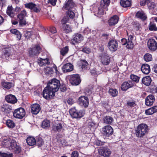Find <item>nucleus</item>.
Returning <instances> with one entry per match:
<instances>
[{
    "instance_id": "1",
    "label": "nucleus",
    "mask_w": 157,
    "mask_h": 157,
    "mask_svg": "<svg viewBox=\"0 0 157 157\" xmlns=\"http://www.w3.org/2000/svg\"><path fill=\"white\" fill-rule=\"evenodd\" d=\"M60 85L59 81L57 79L50 80L43 91V97L46 99L52 98L55 96V92L59 90Z\"/></svg>"
},
{
    "instance_id": "2",
    "label": "nucleus",
    "mask_w": 157,
    "mask_h": 157,
    "mask_svg": "<svg viewBox=\"0 0 157 157\" xmlns=\"http://www.w3.org/2000/svg\"><path fill=\"white\" fill-rule=\"evenodd\" d=\"M75 6V4L72 0L66 1L63 8L67 10L68 11L66 12L65 16L62 19H64V20H68L69 21L71 22L74 18L76 13Z\"/></svg>"
},
{
    "instance_id": "3",
    "label": "nucleus",
    "mask_w": 157,
    "mask_h": 157,
    "mask_svg": "<svg viewBox=\"0 0 157 157\" xmlns=\"http://www.w3.org/2000/svg\"><path fill=\"white\" fill-rule=\"evenodd\" d=\"M148 127L144 124H141L138 125L136 130V135L137 137H142L148 132Z\"/></svg>"
},
{
    "instance_id": "4",
    "label": "nucleus",
    "mask_w": 157,
    "mask_h": 157,
    "mask_svg": "<svg viewBox=\"0 0 157 157\" xmlns=\"http://www.w3.org/2000/svg\"><path fill=\"white\" fill-rule=\"evenodd\" d=\"M71 117L75 118H81L84 115L85 111L84 110H78L75 107L71 108L69 110Z\"/></svg>"
},
{
    "instance_id": "5",
    "label": "nucleus",
    "mask_w": 157,
    "mask_h": 157,
    "mask_svg": "<svg viewBox=\"0 0 157 157\" xmlns=\"http://www.w3.org/2000/svg\"><path fill=\"white\" fill-rule=\"evenodd\" d=\"M25 110L21 107L15 109L13 112V116L16 118L22 119L25 117Z\"/></svg>"
},
{
    "instance_id": "6",
    "label": "nucleus",
    "mask_w": 157,
    "mask_h": 157,
    "mask_svg": "<svg viewBox=\"0 0 157 157\" xmlns=\"http://www.w3.org/2000/svg\"><path fill=\"white\" fill-rule=\"evenodd\" d=\"M133 38V36L130 35L128 36V40L125 38L122 39L121 40V43L124 45L127 44L126 47L128 48L132 49L134 46V44L132 41Z\"/></svg>"
},
{
    "instance_id": "7",
    "label": "nucleus",
    "mask_w": 157,
    "mask_h": 157,
    "mask_svg": "<svg viewBox=\"0 0 157 157\" xmlns=\"http://www.w3.org/2000/svg\"><path fill=\"white\" fill-rule=\"evenodd\" d=\"M107 46L109 50L112 52L117 51L118 47V42L115 39H112L109 41Z\"/></svg>"
},
{
    "instance_id": "8",
    "label": "nucleus",
    "mask_w": 157,
    "mask_h": 157,
    "mask_svg": "<svg viewBox=\"0 0 157 157\" xmlns=\"http://www.w3.org/2000/svg\"><path fill=\"white\" fill-rule=\"evenodd\" d=\"M16 154H18L21 152V148L19 145H17L14 140H12L10 142V151Z\"/></svg>"
},
{
    "instance_id": "9",
    "label": "nucleus",
    "mask_w": 157,
    "mask_h": 157,
    "mask_svg": "<svg viewBox=\"0 0 157 157\" xmlns=\"http://www.w3.org/2000/svg\"><path fill=\"white\" fill-rule=\"evenodd\" d=\"M83 39V36L79 33H75L73 36L71 40V43L74 45L80 43Z\"/></svg>"
},
{
    "instance_id": "10",
    "label": "nucleus",
    "mask_w": 157,
    "mask_h": 157,
    "mask_svg": "<svg viewBox=\"0 0 157 157\" xmlns=\"http://www.w3.org/2000/svg\"><path fill=\"white\" fill-rule=\"evenodd\" d=\"M102 134L105 137H109L113 133V129L110 125H106L102 128Z\"/></svg>"
},
{
    "instance_id": "11",
    "label": "nucleus",
    "mask_w": 157,
    "mask_h": 157,
    "mask_svg": "<svg viewBox=\"0 0 157 157\" xmlns=\"http://www.w3.org/2000/svg\"><path fill=\"white\" fill-rule=\"evenodd\" d=\"M67 22L71 23V22L69 21L68 20H64V19H62L61 21L62 29L65 33H68L71 31V27L69 25L66 24Z\"/></svg>"
},
{
    "instance_id": "12",
    "label": "nucleus",
    "mask_w": 157,
    "mask_h": 157,
    "mask_svg": "<svg viewBox=\"0 0 157 157\" xmlns=\"http://www.w3.org/2000/svg\"><path fill=\"white\" fill-rule=\"evenodd\" d=\"M70 81L72 85H78L80 83L81 80L79 75H73L71 76Z\"/></svg>"
},
{
    "instance_id": "13",
    "label": "nucleus",
    "mask_w": 157,
    "mask_h": 157,
    "mask_svg": "<svg viewBox=\"0 0 157 157\" xmlns=\"http://www.w3.org/2000/svg\"><path fill=\"white\" fill-rule=\"evenodd\" d=\"M41 51V48L39 44H36L33 48H31L29 51L30 56H34L38 55Z\"/></svg>"
},
{
    "instance_id": "14",
    "label": "nucleus",
    "mask_w": 157,
    "mask_h": 157,
    "mask_svg": "<svg viewBox=\"0 0 157 157\" xmlns=\"http://www.w3.org/2000/svg\"><path fill=\"white\" fill-rule=\"evenodd\" d=\"M147 45L150 50L155 51L157 49V43L154 39H149L147 42Z\"/></svg>"
},
{
    "instance_id": "15",
    "label": "nucleus",
    "mask_w": 157,
    "mask_h": 157,
    "mask_svg": "<svg viewBox=\"0 0 157 157\" xmlns=\"http://www.w3.org/2000/svg\"><path fill=\"white\" fill-rule=\"evenodd\" d=\"M135 85V82L133 81H128L124 82L121 86V89L123 91H125L128 89L133 86Z\"/></svg>"
},
{
    "instance_id": "16",
    "label": "nucleus",
    "mask_w": 157,
    "mask_h": 157,
    "mask_svg": "<svg viewBox=\"0 0 157 157\" xmlns=\"http://www.w3.org/2000/svg\"><path fill=\"white\" fill-rule=\"evenodd\" d=\"M101 155L105 157H109L111 154V151L110 149L106 147H102L99 150Z\"/></svg>"
},
{
    "instance_id": "17",
    "label": "nucleus",
    "mask_w": 157,
    "mask_h": 157,
    "mask_svg": "<svg viewBox=\"0 0 157 157\" xmlns=\"http://www.w3.org/2000/svg\"><path fill=\"white\" fill-rule=\"evenodd\" d=\"M79 103L81 106L85 108L88 106L89 102L88 98L84 96H81L78 99Z\"/></svg>"
},
{
    "instance_id": "18",
    "label": "nucleus",
    "mask_w": 157,
    "mask_h": 157,
    "mask_svg": "<svg viewBox=\"0 0 157 157\" xmlns=\"http://www.w3.org/2000/svg\"><path fill=\"white\" fill-rule=\"evenodd\" d=\"M155 101V98L154 95L150 94L147 96L145 100V104L147 106L152 105Z\"/></svg>"
},
{
    "instance_id": "19",
    "label": "nucleus",
    "mask_w": 157,
    "mask_h": 157,
    "mask_svg": "<svg viewBox=\"0 0 157 157\" xmlns=\"http://www.w3.org/2000/svg\"><path fill=\"white\" fill-rule=\"evenodd\" d=\"M26 15V11L25 10H23L21 13H19L18 15V18L19 19V21L21 25H25L26 24V21L25 18V17Z\"/></svg>"
},
{
    "instance_id": "20",
    "label": "nucleus",
    "mask_w": 157,
    "mask_h": 157,
    "mask_svg": "<svg viewBox=\"0 0 157 157\" xmlns=\"http://www.w3.org/2000/svg\"><path fill=\"white\" fill-rule=\"evenodd\" d=\"M31 112L33 114L36 115L40 110V105L37 104H33L31 105Z\"/></svg>"
},
{
    "instance_id": "21",
    "label": "nucleus",
    "mask_w": 157,
    "mask_h": 157,
    "mask_svg": "<svg viewBox=\"0 0 157 157\" xmlns=\"http://www.w3.org/2000/svg\"><path fill=\"white\" fill-rule=\"evenodd\" d=\"M119 18L116 15H114L109 20L108 22L110 26H113L117 24L118 22Z\"/></svg>"
},
{
    "instance_id": "22",
    "label": "nucleus",
    "mask_w": 157,
    "mask_h": 157,
    "mask_svg": "<svg viewBox=\"0 0 157 157\" xmlns=\"http://www.w3.org/2000/svg\"><path fill=\"white\" fill-rule=\"evenodd\" d=\"M62 69L64 73L70 72L73 70V66L70 63H67L63 66Z\"/></svg>"
},
{
    "instance_id": "23",
    "label": "nucleus",
    "mask_w": 157,
    "mask_h": 157,
    "mask_svg": "<svg viewBox=\"0 0 157 157\" xmlns=\"http://www.w3.org/2000/svg\"><path fill=\"white\" fill-rule=\"evenodd\" d=\"M101 61L104 65H108L110 61V58L107 55H102L101 56Z\"/></svg>"
},
{
    "instance_id": "24",
    "label": "nucleus",
    "mask_w": 157,
    "mask_h": 157,
    "mask_svg": "<svg viewBox=\"0 0 157 157\" xmlns=\"http://www.w3.org/2000/svg\"><path fill=\"white\" fill-rule=\"evenodd\" d=\"M38 63L40 66H44L49 64L50 62L48 58L42 59L40 58L38 59Z\"/></svg>"
},
{
    "instance_id": "25",
    "label": "nucleus",
    "mask_w": 157,
    "mask_h": 157,
    "mask_svg": "<svg viewBox=\"0 0 157 157\" xmlns=\"http://www.w3.org/2000/svg\"><path fill=\"white\" fill-rule=\"evenodd\" d=\"M2 139V144L3 146L6 148L9 147L10 143V136H8L3 137Z\"/></svg>"
},
{
    "instance_id": "26",
    "label": "nucleus",
    "mask_w": 157,
    "mask_h": 157,
    "mask_svg": "<svg viewBox=\"0 0 157 157\" xmlns=\"http://www.w3.org/2000/svg\"><path fill=\"white\" fill-rule=\"evenodd\" d=\"M141 70L143 73L147 75L150 72V66L147 64H144L142 66Z\"/></svg>"
},
{
    "instance_id": "27",
    "label": "nucleus",
    "mask_w": 157,
    "mask_h": 157,
    "mask_svg": "<svg viewBox=\"0 0 157 157\" xmlns=\"http://www.w3.org/2000/svg\"><path fill=\"white\" fill-rule=\"evenodd\" d=\"M131 0H121L120 4L122 7L126 8L131 6Z\"/></svg>"
},
{
    "instance_id": "28",
    "label": "nucleus",
    "mask_w": 157,
    "mask_h": 157,
    "mask_svg": "<svg viewBox=\"0 0 157 157\" xmlns=\"http://www.w3.org/2000/svg\"><path fill=\"white\" fill-rule=\"evenodd\" d=\"M80 62L81 67L83 71L89 69V65L86 61L85 60H81Z\"/></svg>"
},
{
    "instance_id": "29",
    "label": "nucleus",
    "mask_w": 157,
    "mask_h": 157,
    "mask_svg": "<svg viewBox=\"0 0 157 157\" xmlns=\"http://www.w3.org/2000/svg\"><path fill=\"white\" fill-rule=\"evenodd\" d=\"M136 16L143 21L145 20L147 18L144 12L142 11L137 12L136 13Z\"/></svg>"
},
{
    "instance_id": "30",
    "label": "nucleus",
    "mask_w": 157,
    "mask_h": 157,
    "mask_svg": "<svg viewBox=\"0 0 157 157\" xmlns=\"http://www.w3.org/2000/svg\"><path fill=\"white\" fill-rule=\"evenodd\" d=\"M113 119L110 116H106L103 119V122L106 124H110L113 121Z\"/></svg>"
},
{
    "instance_id": "31",
    "label": "nucleus",
    "mask_w": 157,
    "mask_h": 157,
    "mask_svg": "<svg viewBox=\"0 0 157 157\" xmlns=\"http://www.w3.org/2000/svg\"><path fill=\"white\" fill-rule=\"evenodd\" d=\"M26 142L29 145L33 146L36 143V141L35 139L32 137H29L26 139Z\"/></svg>"
},
{
    "instance_id": "32",
    "label": "nucleus",
    "mask_w": 157,
    "mask_h": 157,
    "mask_svg": "<svg viewBox=\"0 0 157 157\" xmlns=\"http://www.w3.org/2000/svg\"><path fill=\"white\" fill-rule=\"evenodd\" d=\"M110 3V0H102L101 2L100 7L107 10V7L109 6Z\"/></svg>"
},
{
    "instance_id": "33",
    "label": "nucleus",
    "mask_w": 157,
    "mask_h": 157,
    "mask_svg": "<svg viewBox=\"0 0 157 157\" xmlns=\"http://www.w3.org/2000/svg\"><path fill=\"white\" fill-rule=\"evenodd\" d=\"M10 32L16 36V37L17 40H19L21 39V34L17 29H11L10 30Z\"/></svg>"
},
{
    "instance_id": "34",
    "label": "nucleus",
    "mask_w": 157,
    "mask_h": 157,
    "mask_svg": "<svg viewBox=\"0 0 157 157\" xmlns=\"http://www.w3.org/2000/svg\"><path fill=\"white\" fill-rule=\"evenodd\" d=\"M10 49L8 48H6L4 49L2 51V56L4 57L6 59H9L10 54L9 53Z\"/></svg>"
},
{
    "instance_id": "35",
    "label": "nucleus",
    "mask_w": 157,
    "mask_h": 157,
    "mask_svg": "<svg viewBox=\"0 0 157 157\" xmlns=\"http://www.w3.org/2000/svg\"><path fill=\"white\" fill-rule=\"evenodd\" d=\"M151 82V78L149 76H147L142 79L143 83L146 86H149Z\"/></svg>"
},
{
    "instance_id": "36",
    "label": "nucleus",
    "mask_w": 157,
    "mask_h": 157,
    "mask_svg": "<svg viewBox=\"0 0 157 157\" xmlns=\"http://www.w3.org/2000/svg\"><path fill=\"white\" fill-rule=\"evenodd\" d=\"M50 122L48 120H44L41 124V127L45 129L48 128L50 126Z\"/></svg>"
},
{
    "instance_id": "37",
    "label": "nucleus",
    "mask_w": 157,
    "mask_h": 157,
    "mask_svg": "<svg viewBox=\"0 0 157 157\" xmlns=\"http://www.w3.org/2000/svg\"><path fill=\"white\" fill-rule=\"evenodd\" d=\"M63 127L62 124L60 123H56L52 126V130L55 131H58L61 130Z\"/></svg>"
},
{
    "instance_id": "38",
    "label": "nucleus",
    "mask_w": 157,
    "mask_h": 157,
    "mask_svg": "<svg viewBox=\"0 0 157 157\" xmlns=\"http://www.w3.org/2000/svg\"><path fill=\"white\" fill-rule=\"evenodd\" d=\"M68 50V47L67 46L61 48L60 51V55H62V56H65L67 53Z\"/></svg>"
},
{
    "instance_id": "39",
    "label": "nucleus",
    "mask_w": 157,
    "mask_h": 157,
    "mask_svg": "<svg viewBox=\"0 0 157 157\" xmlns=\"http://www.w3.org/2000/svg\"><path fill=\"white\" fill-rule=\"evenodd\" d=\"M109 92L113 97L116 96L118 94V91L116 89H110L109 90Z\"/></svg>"
},
{
    "instance_id": "40",
    "label": "nucleus",
    "mask_w": 157,
    "mask_h": 157,
    "mask_svg": "<svg viewBox=\"0 0 157 157\" xmlns=\"http://www.w3.org/2000/svg\"><path fill=\"white\" fill-rule=\"evenodd\" d=\"M144 59L146 62L151 61L152 59L151 55L149 53H147L144 55Z\"/></svg>"
},
{
    "instance_id": "41",
    "label": "nucleus",
    "mask_w": 157,
    "mask_h": 157,
    "mask_svg": "<svg viewBox=\"0 0 157 157\" xmlns=\"http://www.w3.org/2000/svg\"><path fill=\"white\" fill-rule=\"evenodd\" d=\"M140 24L137 22H135L133 24V30L134 31H137L140 30Z\"/></svg>"
},
{
    "instance_id": "42",
    "label": "nucleus",
    "mask_w": 157,
    "mask_h": 157,
    "mask_svg": "<svg viewBox=\"0 0 157 157\" xmlns=\"http://www.w3.org/2000/svg\"><path fill=\"white\" fill-rule=\"evenodd\" d=\"M1 85L6 90H9L10 89V82H7L5 81H3L1 82Z\"/></svg>"
},
{
    "instance_id": "43",
    "label": "nucleus",
    "mask_w": 157,
    "mask_h": 157,
    "mask_svg": "<svg viewBox=\"0 0 157 157\" xmlns=\"http://www.w3.org/2000/svg\"><path fill=\"white\" fill-rule=\"evenodd\" d=\"M130 78L132 80L131 81H133V82H139L140 78L136 75H130Z\"/></svg>"
},
{
    "instance_id": "44",
    "label": "nucleus",
    "mask_w": 157,
    "mask_h": 157,
    "mask_svg": "<svg viewBox=\"0 0 157 157\" xmlns=\"http://www.w3.org/2000/svg\"><path fill=\"white\" fill-rule=\"evenodd\" d=\"M2 111L6 113H10V108L9 105H5L2 108Z\"/></svg>"
},
{
    "instance_id": "45",
    "label": "nucleus",
    "mask_w": 157,
    "mask_h": 157,
    "mask_svg": "<svg viewBox=\"0 0 157 157\" xmlns=\"http://www.w3.org/2000/svg\"><path fill=\"white\" fill-rule=\"evenodd\" d=\"M21 10V8L18 7H16L15 10H14L12 6H10V16L11 14H15V12L18 13ZM11 16H10V17Z\"/></svg>"
},
{
    "instance_id": "46",
    "label": "nucleus",
    "mask_w": 157,
    "mask_h": 157,
    "mask_svg": "<svg viewBox=\"0 0 157 157\" xmlns=\"http://www.w3.org/2000/svg\"><path fill=\"white\" fill-rule=\"evenodd\" d=\"M149 28L151 31H156L157 29L155 24L151 22L149 25Z\"/></svg>"
},
{
    "instance_id": "47",
    "label": "nucleus",
    "mask_w": 157,
    "mask_h": 157,
    "mask_svg": "<svg viewBox=\"0 0 157 157\" xmlns=\"http://www.w3.org/2000/svg\"><path fill=\"white\" fill-rule=\"evenodd\" d=\"M44 143V141L40 137L37 138L36 141V143L39 147H40L42 146L43 144Z\"/></svg>"
},
{
    "instance_id": "48",
    "label": "nucleus",
    "mask_w": 157,
    "mask_h": 157,
    "mask_svg": "<svg viewBox=\"0 0 157 157\" xmlns=\"http://www.w3.org/2000/svg\"><path fill=\"white\" fill-rule=\"evenodd\" d=\"M64 102L66 103H67L68 105H71L74 103V101L73 98H69L66 99Z\"/></svg>"
},
{
    "instance_id": "49",
    "label": "nucleus",
    "mask_w": 157,
    "mask_h": 157,
    "mask_svg": "<svg viewBox=\"0 0 157 157\" xmlns=\"http://www.w3.org/2000/svg\"><path fill=\"white\" fill-rule=\"evenodd\" d=\"M147 4L149 9H153L155 6V3L153 2H147Z\"/></svg>"
},
{
    "instance_id": "50",
    "label": "nucleus",
    "mask_w": 157,
    "mask_h": 157,
    "mask_svg": "<svg viewBox=\"0 0 157 157\" xmlns=\"http://www.w3.org/2000/svg\"><path fill=\"white\" fill-rule=\"evenodd\" d=\"M17 100L15 96L10 94V103L14 104L17 102Z\"/></svg>"
},
{
    "instance_id": "51",
    "label": "nucleus",
    "mask_w": 157,
    "mask_h": 157,
    "mask_svg": "<svg viewBox=\"0 0 157 157\" xmlns=\"http://www.w3.org/2000/svg\"><path fill=\"white\" fill-rule=\"evenodd\" d=\"M25 6L26 8L32 10L34 6H35V4L33 3L30 2L25 4Z\"/></svg>"
},
{
    "instance_id": "52",
    "label": "nucleus",
    "mask_w": 157,
    "mask_h": 157,
    "mask_svg": "<svg viewBox=\"0 0 157 157\" xmlns=\"http://www.w3.org/2000/svg\"><path fill=\"white\" fill-rule=\"evenodd\" d=\"M32 10L35 12H38L40 11V9L39 6L35 4V6H34Z\"/></svg>"
},
{
    "instance_id": "53",
    "label": "nucleus",
    "mask_w": 157,
    "mask_h": 157,
    "mask_svg": "<svg viewBox=\"0 0 157 157\" xmlns=\"http://www.w3.org/2000/svg\"><path fill=\"white\" fill-rule=\"evenodd\" d=\"M102 88L101 87L98 86L96 87V89L95 92H97V94H99L100 95H101L102 93Z\"/></svg>"
},
{
    "instance_id": "54",
    "label": "nucleus",
    "mask_w": 157,
    "mask_h": 157,
    "mask_svg": "<svg viewBox=\"0 0 157 157\" xmlns=\"http://www.w3.org/2000/svg\"><path fill=\"white\" fill-rule=\"evenodd\" d=\"M32 34V31H27L25 34V36L26 38L28 39L31 37Z\"/></svg>"
},
{
    "instance_id": "55",
    "label": "nucleus",
    "mask_w": 157,
    "mask_h": 157,
    "mask_svg": "<svg viewBox=\"0 0 157 157\" xmlns=\"http://www.w3.org/2000/svg\"><path fill=\"white\" fill-rule=\"evenodd\" d=\"M82 51L83 52L87 53L89 54L91 52V50L90 49L87 48H82Z\"/></svg>"
},
{
    "instance_id": "56",
    "label": "nucleus",
    "mask_w": 157,
    "mask_h": 157,
    "mask_svg": "<svg viewBox=\"0 0 157 157\" xmlns=\"http://www.w3.org/2000/svg\"><path fill=\"white\" fill-rule=\"evenodd\" d=\"M0 157H10V154H8L4 152H0Z\"/></svg>"
},
{
    "instance_id": "57",
    "label": "nucleus",
    "mask_w": 157,
    "mask_h": 157,
    "mask_svg": "<svg viewBox=\"0 0 157 157\" xmlns=\"http://www.w3.org/2000/svg\"><path fill=\"white\" fill-rule=\"evenodd\" d=\"M78 153L77 151H73L71 154V157H78Z\"/></svg>"
},
{
    "instance_id": "58",
    "label": "nucleus",
    "mask_w": 157,
    "mask_h": 157,
    "mask_svg": "<svg viewBox=\"0 0 157 157\" xmlns=\"http://www.w3.org/2000/svg\"><path fill=\"white\" fill-rule=\"evenodd\" d=\"M49 31L52 33H55L56 32V30L55 27H52L49 29Z\"/></svg>"
},
{
    "instance_id": "59",
    "label": "nucleus",
    "mask_w": 157,
    "mask_h": 157,
    "mask_svg": "<svg viewBox=\"0 0 157 157\" xmlns=\"http://www.w3.org/2000/svg\"><path fill=\"white\" fill-rule=\"evenodd\" d=\"M145 113L147 115H150L153 114L151 111V108L146 110L145 111Z\"/></svg>"
},
{
    "instance_id": "60",
    "label": "nucleus",
    "mask_w": 157,
    "mask_h": 157,
    "mask_svg": "<svg viewBox=\"0 0 157 157\" xmlns=\"http://www.w3.org/2000/svg\"><path fill=\"white\" fill-rule=\"evenodd\" d=\"M104 143L100 140H97L96 142V144L98 146H101L104 144Z\"/></svg>"
},
{
    "instance_id": "61",
    "label": "nucleus",
    "mask_w": 157,
    "mask_h": 157,
    "mask_svg": "<svg viewBox=\"0 0 157 157\" xmlns=\"http://www.w3.org/2000/svg\"><path fill=\"white\" fill-rule=\"evenodd\" d=\"M151 108L153 114L157 112V106H154Z\"/></svg>"
},
{
    "instance_id": "62",
    "label": "nucleus",
    "mask_w": 157,
    "mask_h": 157,
    "mask_svg": "<svg viewBox=\"0 0 157 157\" xmlns=\"http://www.w3.org/2000/svg\"><path fill=\"white\" fill-rule=\"evenodd\" d=\"M6 0H0V6L3 7L6 6Z\"/></svg>"
},
{
    "instance_id": "63",
    "label": "nucleus",
    "mask_w": 157,
    "mask_h": 157,
    "mask_svg": "<svg viewBox=\"0 0 157 157\" xmlns=\"http://www.w3.org/2000/svg\"><path fill=\"white\" fill-rule=\"evenodd\" d=\"M103 9L102 7H100L98 9V13L100 14H103L104 13V11L103 10Z\"/></svg>"
},
{
    "instance_id": "64",
    "label": "nucleus",
    "mask_w": 157,
    "mask_h": 157,
    "mask_svg": "<svg viewBox=\"0 0 157 157\" xmlns=\"http://www.w3.org/2000/svg\"><path fill=\"white\" fill-rule=\"evenodd\" d=\"M90 30L88 28H86L84 30L83 33L85 34H87L90 33Z\"/></svg>"
}]
</instances>
